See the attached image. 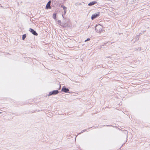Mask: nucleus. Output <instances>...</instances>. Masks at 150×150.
Wrapping results in <instances>:
<instances>
[{"label":"nucleus","mask_w":150,"mask_h":150,"mask_svg":"<svg viewBox=\"0 0 150 150\" xmlns=\"http://www.w3.org/2000/svg\"><path fill=\"white\" fill-rule=\"evenodd\" d=\"M64 7H65V6H64V5H62L61 6V7H62L63 8H64Z\"/></svg>","instance_id":"4468645a"},{"label":"nucleus","mask_w":150,"mask_h":150,"mask_svg":"<svg viewBox=\"0 0 150 150\" xmlns=\"http://www.w3.org/2000/svg\"><path fill=\"white\" fill-rule=\"evenodd\" d=\"M86 129H84L83 130H82L81 132L79 133V134H80L81 133H83L84 132L86 131Z\"/></svg>","instance_id":"f8f14e48"},{"label":"nucleus","mask_w":150,"mask_h":150,"mask_svg":"<svg viewBox=\"0 0 150 150\" xmlns=\"http://www.w3.org/2000/svg\"><path fill=\"white\" fill-rule=\"evenodd\" d=\"M59 93V91L58 90H54L52 92H50L49 96H51L52 95H54L57 94Z\"/></svg>","instance_id":"7ed1b4c3"},{"label":"nucleus","mask_w":150,"mask_h":150,"mask_svg":"<svg viewBox=\"0 0 150 150\" xmlns=\"http://www.w3.org/2000/svg\"><path fill=\"white\" fill-rule=\"evenodd\" d=\"M1 113V112H0V113Z\"/></svg>","instance_id":"dca6fc26"},{"label":"nucleus","mask_w":150,"mask_h":150,"mask_svg":"<svg viewBox=\"0 0 150 150\" xmlns=\"http://www.w3.org/2000/svg\"><path fill=\"white\" fill-rule=\"evenodd\" d=\"M56 15L55 14H53V18L54 19H56Z\"/></svg>","instance_id":"9b49d317"},{"label":"nucleus","mask_w":150,"mask_h":150,"mask_svg":"<svg viewBox=\"0 0 150 150\" xmlns=\"http://www.w3.org/2000/svg\"><path fill=\"white\" fill-rule=\"evenodd\" d=\"M102 27L100 25H97L95 27V30L98 33H100L102 31Z\"/></svg>","instance_id":"f03ea898"},{"label":"nucleus","mask_w":150,"mask_h":150,"mask_svg":"<svg viewBox=\"0 0 150 150\" xmlns=\"http://www.w3.org/2000/svg\"><path fill=\"white\" fill-rule=\"evenodd\" d=\"M62 17H63V18H64V17L63 16V15L62 14Z\"/></svg>","instance_id":"2eb2a0df"},{"label":"nucleus","mask_w":150,"mask_h":150,"mask_svg":"<svg viewBox=\"0 0 150 150\" xmlns=\"http://www.w3.org/2000/svg\"><path fill=\"white\" fill-rule=\"evenodd\" d=\"M96 3V2L95 1H92L89 3L88 5V6H92L95 4Z\"/></svg>","instance_id":"6e6552de"},{"label":"nucleus","mask_w":150,"mask_h":150,"mask_svg":"<svg viewBox=\"0 0 150 150\" xmlns=\"http://www.w3.org/2000/svg\"><path fill=\"white\" fill-rule=\"evenodd\" d=\"M67 7L65 6L64 7V8H63V10H64V14H65L67 12Z\"/></svg>","instance_id":"1a4fd4ad"},{"label":"nucleus","mask_w":150,"mask_h":150,"mask_svg":"<svg viewBox=\"0 0 150 150\" xmlns=\"http://www.w3.org/2000/svg\"><path fill=\"white\" fill-rule=\"evenodd\" d=\"M99 16V13H95L92 15L91 16V19L92 20H93L97 17L98 16Z\"/></svg>","instance_id":"39448f33"},{"label":"nucleus","mask_w":150,"mask_h":150,"mask_svg":"<svg viewBox=\"0 0 150 150\" xmlns=\"http://www.w3.org/2000/svg\"><path fill=\"white\" fill-rule=\"evenodd\" d=\"M90 40L89 38H88L87 40H85V42H86L87 41H88Z\"/></svg>","instance_id":"ddd939ff"},{"label":"nucleus","mask_w":150,"mask_h":150,"mask_svg":"<svg viewBox=\"0 0 150 150\" xmlns=\"http://www.w3.org/2000/svg\"><path fill=\"white\" fill-rule=\"evenodd\" d=\"M26 35L25 34L23 35L22 36V39L24 40L26 37Z\"/></svg>","instance_id":"9d476101"},{"label":"nucleus","mask_w":150,"mask_h":150,"mask_svg":"<svg viewBox=\"0 0 150 150\" xmlns=\"http://www.w3.org/2000/svg\"><path fill=\"white\" fill-rule=\"evenodd\" d=\"M29 31H30L32 34L35 35H38V33L36 32L35 31L31 28H30Z\"/></svg>","instance_id":"20e7f679"},{"label":"nucleus","mask_w":150,"mask_h":150,"mask_svg":"<svg viewBox=\"0 0 150 150\" xmlns=\"http://www.w3.org/2000/svg\"><path fill=\"white\" fill-rule=\"evenodd\" d=\"M58 24L59 25H60L64 28L69 27L70 26V24L69 23H67L65 22L64 21V22L62 23L61 21L60 20H58Z\"/></svg>","instance_id":"f257e3e1"},{"label":"nucleus","mask_w":150,"mask_h":150,"mask_svg":"<svg viewBox=\"0 0 150 150\" xmlns=\"http://www.w3.org/2000/svg\"><path fill=\"white\" fill-rule=\"evenodd\" d=\"M51 3V1H49L48 2L47 4L46 5V9H47L48 8L50 9L51 8V7L50 6Z\"/></svg>","instance_id":"0eeeda50"},{"label":"nucleus","mask_w":150,"mask_h":150,"mask_svg":"<svg viewBox=\"0 0 150 150\" xmlns=\"http://www.w3.org/2000/svg\"><path fill=\"white\" fill-rule=\"evenodd\" d=\"M62 91L65 93H67L69 91V90L68 88L63 87L62 89Z\"/></svg>","instance_id":"423d86ee"}]
</instances>
